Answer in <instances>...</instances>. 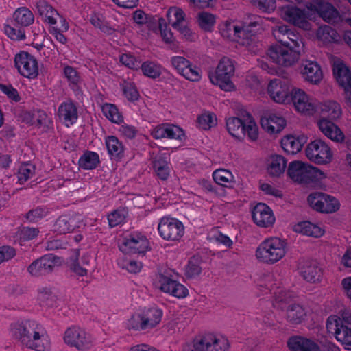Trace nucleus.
I'll list each match as a JSON object with an SVG mask.
<instances>
[{
  "mask_svg": "<svg viewBox=\"0 0 351 351\" xmlns=\"http://www.w3.org/2000/svg\"><path fill=\"white\" fill-rule=\"evenodd\" d=\"M16 24L23 28L32 24L34 21L33 13L26 7L17 8L13 14Z\"/></svg>",
  "mask_w": 351,
  "mask_h": 351,
  "instance_id": "41",
  "label": "nucleus"
},
{
  "mask_svg": "<svg viewBox=\"0 0 351 351\" xmlns=\"http://www.w3.org/2000/svg\"><path fill=\"white\" fill-rule=\"evenodd\" d=\"M34 173V166L29 164L22 165L18 171L17 178L19 182L22 184L29 179Z\"/></svg>",
  "mask_w": 351,
  "mask_h": 351,
  "instance_id": "56",
  "label": "nucleus"
},
{
  "mask_svg": "<svg viewBox=\"0 0 351 351\" xmlns=\"http://www.w3.org/2000/svg\"><path fill=\"white\" fill-rule=\"evenodd\" d=\"M202 268L199 261L196 257L191 258L184 267V274L187 278H193L200 274Z\"/></svg>",
  "mask_w": 351,
  "mask_h": 351,
  "instance_id": "53",
  "label": "nucleus"
},
{
  "mask_svg": "<svg viewBox=\"0 0 351 351\" xmlns=\"http://www.w3.org/2000/svg\"><path fill=\"white\" fill-rule=\"evenodd\" d=\"M118 265L127 270L131 274H136L141 269V263L134 260H130L125 258H120L117 260Z\"/></svg>",
  "mask_w": 351,
  "mask_h": 351,
  "instance_id": "54",
  "label": "nucleus"
},
{
  "mask_svg": "<svg viewBox=\"0 0 351 351\" xmlns=\"http://www.w3.org/2000/svg\"><path fill=\"white\" fill-rule=\"evenodd\" d=\"M307 202L314 210L325 214L336 213L341 207L336 197L321 192L311 193L307 197Z\"/></svg>",
  "mask_w": 351,
  "mask_h": 351,
  "instance_id": "13",
  "label": "nucleus"
},
{
  "mask_svg": "<svg viewBox=\"0 0 351 351\" xmlns=\"http://www.w3.org/2000/svg\"><path fill=\"white\" fill-rule=\"evenodd\" d=\"M307 158L319 165H327L334 158V152L329 144L321 139L311 141L305 149Z\"/></svg>",
  "mask_w": 351,
  "mask_h": 351,
  "instance_id": "11",
  "label": "nucleus"
},
{
  "mask_svg": "<svg viewBox=\"0 0 351 351\" xmlns=\"http://www.w3.org/2000/svg\"><path fill=\"white\" fill-rule=\"evenodd\" d=\"M171 64L174 70L186 80L191 82L201 80L202 77V69L184 56H174L171 57Z\"/></svg>",
  "mask_w": 351,
  "mask_h": 351,
  "instance_id": "17",
  "label": "nucleus"
},
{
  "mask_svg": "<svg viewBox=\"0 0 351 351\" xmlns=\"http://www.w3.org/2000/svg\"><path fill=\"white\" fill-rule=\"evenodd\" d=\"M333 74L338 84L343 89L346 105L351 108V72L339 58L332 60Z\"/></svg>",
  "mask_w": 351,
  "mask_h": 351,
  "instance_id": "16",
  "label": "nucleus"
},
{
  "mask_svg": "<svg viewBox=\"0 0 351 351\" xmlns=\"http://www.w3.org/2000/svg\"><path fill=\"white\" fill-rule=\"evenodd\" d=\"M303 278L311 283L319 282L322 276V270L316 263H306L300 269Z\"/></svg>",
  "mask_w": 351,
  "mask_h": 351,
  "instance_id": "38",
  "label": "nucleus"
},
{
  "mask_svg": "<svg viewBox=\"0 0 351 351\" xmlns=\"http://www.w3.org/2000/svg\"><path fill=\"white\" fill-rule=\"evenodd\" d=\"M267 173L272 178H280L284 176L287 169V159L279 154L268 155L264 162Z\"/></svg>",
  "mask_w": 351,
  "mask_h": 351,
  "instance_id": "24",
  "label": "nucleus"
},
{
  "mask_svg": "<svg viewBox=\"0 0 351 351\" xmlns=\"http://www.w3.org/2000/svg\"><path fill=\"white\" fill-rule=\"evenodd\" d=\"M280 16L287 21L304 30L311 29L312 12L310 9H300L294 5H285L279 9Z\"/></svg>",
  "mask_w": 351,
  "mask_h": 351,
  "instance_id": "10",
  "label": "nucleus"
},
{
  "mask_svg": "<svg viewBox=\"0 0 351 351\" xmlns=\"http://www.w3.org/2000/svg\"><path fill=\"white\" fill-rule=\"evenodd\" d=\"M293 86L285 80L274 78L268 81L266 86V93L274 103L280 105H288Z\"/></svg>",
  "mask_w": 351,
  "mask_h": 351,
  "instance_id": "12",
  "label": "nucleus"
},
{
  "mask_svg": "<svg viewBox=\"0 0 351 351\" xmlns=\"http://www.w3.org/2000/svg\"><path fill=\"white\" fill-rule=\"evenodd\" d=\"M64 339L67 345L75 347L81 351L90 349L93 345L90 335L77 326L69 328L65 331Z\"/></svg>",
  "mask_w": 351,
  "mask_h": 351,
  "instance_id": "18",
  "label": "nucleus"
},
{
  "mask_svg": "<svg viewBox=\"0 0 351 351\" xmlns=\"http://www.w3.org/2000/svg\"><path fill=\"white\" fill-rule=\"evenodd\" d=\"M293 230L297 233L313 238H320L326 232L324 226L309 221L297 223L293 226Z\"/></svg>",
  "mask_w": 351,
  "mask_h": 351,
  "instance_id": "32",
  "label": "nucleus"
},
{
  "mask_svg": "<svg viewBox=\"0 0 351 351\" xmlns=\"http://www.w3.org/2000/svg\"><path fill=\"white\" fill-rule=\"evenodd\" d=\"M159 235L165 241H177L182 239L184 234V226L176 218L164 217L158 224Z\"/></svg>",
  "mask_w": 351,
  "mask_h": 351,
  "instance_id": "15",
  "label": "nucleus"
},
{
  "mask_svg": "<svg viewBox=\"0 0 351 351\" xmlns=\"http://www.w3.org/2000/svg\"><path fill=\"white\" fill-rule=\"evenodd\" d=\"M258 23L243 21H226L220 25V32L223 37L246 46L252 50L254 43V27Z\"/></svg>",
  "mask_w": 351,
  "mask_h": 351,
  "instance_id": "4",
  "label": "nucleus"
},
{
  "mask_svg": "<svg viewBox=\"0 0 351 351\" xmlns=\"http://www.w3.org/2000/svg\"><path fill=\"white\" fill-rule=\"evenodd\" d=\"M259 189L266 195L275 198H282L283 197L282 191L271 184L267 182L261 183Z\"/></svg>",
  "mask_w": 351,
  "mask_h": 351,
  "instance_id": "59",
  "label": "nucleus"
},
{
  "mask_svg": "<svg viewBox=\"0 0 351 351\" xmlns=\"http://www.w3.org/2000/svg\"><path fill=\"white\" fill-rule=\"evenodd\" d=\"M308 311L303 306L292 304L287 306V319L293 324H300L307 319Z\"/></svg>",
  "mask_w": 351,
  "mask_h": 351,
  "instance_id": "35",
  "label": "nucleus"
},
{
  "mask_svg": "<svg viewBox=\"0 0 351 351\" xmlns=\"http://www.w3.org/2000/svg\"><path fill=\"white\" fill-rule=\"evenodd\" d=\"M319 109L327 119L337 121L341 119L343 110L341 105L335 100H326L318 104Z\"/></svg>",
  "mask_w": 351,
  "mask_h": 351,
  "instance_id": "34",
  "label": "nucleus"
},
{
  "mask_svg": "<svg viewBox=\"0 0 351 351\" xmlns=\"http://www.w3.org/2000/svg\"><path fill=\"white\" fill-rule=\"evenodd\" d=\"M16 255V251L14 247L9 245L0 247V264L5 261H8Z\"/></svg>",
  "mask_w": 351,
  "mask_h": 351,
  "instance_id": "64",
  "label": "nucleus"
},
{
  "mask_svg": "<svg viewBox=\"0 0 351 351\" xmlns=\"http://www.w3.org/2000/svg\"><path fill=\"white\" fill-rule=\"evenodd\" d=\"M158 25L161 37L163 41L168 45V48L178 53L180 51V46L178 41L176 40L171 30L165 24L162 19L158 20Z\"/></svg>",
  "mask_w": 351,
  "mask_h": 351,
  "instance_id": "39",
  "label": "nucleus"
},
{
  "mask_svg": "<svg viewBox=\"0 0 351 351\" xmlns=\"http://www.w3.org/2000/svg\"><path fill=\"white\" fill-rule=\"evenodd\" d=\"M289 41L271 46L267 51V56L276 64L281 66H291L295 64L303 51L304 43L297 34H290Z\"/></svg>",
  "mask_w": 351,
  "mask_h": 351,
  "instance_id": "2",
  "label": "nucleus"
},
{
  "mask_svg": "<svg viewBox=\"0 0 351 351\" xmlns=\"http://www.w3.org/2000/svg\"><path fill=\"white\" fill-rule=\"evenodd\" d=\"M230 342L228 338L221 334L209 332L199 339L188 343L183 351H229Z\"/></svg>",
  "mask_w": 351,
  "mask_h": 351,
  "instance_id": "7",
  "label": "nucleus"
},
{
  "mask_svg": "<svg viewBox=\"0 0 351 351\" xmlns=\"http://www.w3.org/2000/svg\"><path fill=\"white\" fill-rule=\"evenodd\" d=\"M250 2L261 11L269 14L276 8V0H250Z\"/></svg>",
  "mask_w": 351,
  "mask_h": 351,
  "instance_id": "58",
  "label": "nucleus"
},
{
  "mask_svg": "<svg viewBox=\"0 0 351 351\" xmlns=\"http://www.w3.org/2000/svg\"><path fill=\"white\" fill-rule=\"evenodd\" d=\"M260 124L265 132L269 135L275 136L285 128L287 120L280 113L270 112L261 117Z\"/></svg>",
  "mask_w": 351,
  "mask_h": 351,
  "instance_id": "22",
  "label": "nucleus"
},
{
  "mask_svg": "<svg viewBox=\"0 0 351 351\" xmlns=\"http://www.w3.org/2000/svg\"><path fill=\"white\" fill-rule=\"evenodd\" d=\"M234 70L233 61L228 58L223 57L220 60L215 70L210 73V81L213 84L218 86L223 90L232 91L235 89V86L232 82Z\"/></svg>",
  "mask_w": 351,
  "mask_h": 351,
  "instance_id": "8",
  "label": "nucleus"
},
{
  "mask_svg": "<svg viewBox=\"0 0 351 351\" xmlns=\"http://www.w3.org/2000/svg\"><path fill=\"white\" fill-rule=\"evenodd\" d=\"M79 216L75 215H62L55 221L53 226L54 232L58 234H66L74 231L80 226Z\"/></svg>",
  "mask_w": 351,
  "mask_h": 351,
  "instance_id": "29",
  "label": "nucleus"
},
{
  "mask_svg": "<svg viewBox=\"0 0 351 351\" xmlns=\"http://www.w3.org/2000/svg\"><path fill=\"white\" fill-rule=\"evenodd\" d=\"M58 261V256L52 254H46L33 261L27 267V271L34 277L47 276L53 271Z\"/></svg>",
  "mask_w": 351,
  "mask_h": 351,
  "instance_id": "21",
  "label": "nucleus"
},
{
  "mask_svg": "<svg viewBox=\"0 0 351 351\" xmlns=\"http://www.w3.org/2000/svg\"><path fill=\"white\" fill-rule=\"evenodd\" d=\"M15 66L25 77L34 79L38 75V64L36 58L26 51H21L14 58Z\"/></svg>",
  "mask_w": 351,
  "mask_h": 351,
  "instance_id": "19",
  "label": "nucleus"
},
{
  "mask_svg": "<svg viewBox=\"0 0 351 351\" xmlns=\"http://www.w3.org/2000/svg\"><path fill=\"white\" fill-rule=\"evenodd\" d=\"M253 222L259 228H271L276 221L272 209L265 203L256 204L251 210Z\"/></svg>",
  "mask_w": 351,
  "mask_h": 351,
  "instance_id": "23",
  "label": "nucleus"
},
{
  "mask_svg": "<svg viewBox=\"0 0 351 351\" xmlns=\"http://www.w3.org/2000/svg\"><path fill=\"white\" fill-rule=\"evenodd\" d=\"M288 252L289 245L285 239L278 237H269L258 245L255 256L260 263L274 265L285 258Z\"/></svg>",
  "mask_w": 351,
  "mask_h": 351,
  "instance_id": "3",
  "label": "nucleus"
},
{
  "mask_svg": "<svg viewBox=\"0 0 351 351\" xmlns=\"http://www.w3.org/2000/svg\"><path fill=\"white\" fill-rule=\"evenodd\" d=\"M308 176V183L313 182L319 186L322 185L328 178L326 171L312 165H310Z\"/></svg>",
  "mask_w": 351,
  "mask_h": 351,
  "instance_id": "49",
  "label": "nucleus"
},
{
  "mask_svg": "<svg viewBox=\"0 0 351 351\" xmlns=\"http://www.w3.org/2000/svg\"><path fill=\"white\" fill-rule=\"evenodd\" d=\"M317 38L323 44H326L338 39V35L330 27L325 25L320 27L317 32Z\"/></svg>",
  "mask_w": 351,
  "mask_h": 351,
  "instance_id": "48",
  "label": "nucleus"
},
{
  "mask_svg": "<svg viewBox=\"0 0 351 351\" xmlns=\"http://www.w3.org/2000/svg\"><path fill=\"white\" fill-rule=\"evenodd\" d=\"M36 8L39 14L45 18V21H47L51 25L56 23V19L54 18V15L59 16V14L46 1H38L36 3Z\"/></svg>",
  "mask_w": 351,
  "mask_h": 351,
  "instance_id": "43",
  "label": "nucleus"
},
{
  "mask_svg": "<svg viewBox=\"0 0 351 351\" xmlns=\"http://www.w3.org/2000/svg\"><path fill=\"white\" fill-rule=\"evenodd\" d=\"M170 153L167 151L160 154L155 161V173L161 180H167L171 173Z\"/></svg>",
  "mask_w": 351,
  "mask_h": 351,
  "instance_id": "36",
  "label": "nucleus"
},
{
  "mask_svg": "<svg viewBox=\"0 0 351 351\" xmlns=\"http://www.w3.org/2000/svg\"><path fill=\"white\" fill-rule=\"evenodd\" d=\"M12 337L23 347L44 351L45 335L43 328L35 321L26 320L10 325Z\"/></svg>",
  "mask_w": 351,
  "mask_h": 351,
  "instance_id": "1",
  "label": "nucleus"
},
{
  "mask_svg": "<svg viewBox=\"0 0 351 351\" xmlns=\"http://www.w3.org/2000/svg\"><path fill=\"white\" fill-rule=\"evenodd\" d=\"M38 298L43 305L47 306H52L56 300V296L52 291L51 288L47 287H41L38 289Z\"/></svg>",
  "mask_w": 351,
  "mask_h": 351,
  "instance_id": "52",
  "label": "nucleus"
},
{
  "mask_svg": "<svg viewBox=\"0 0 351 351\" xmlns=\"http://www.w3.org/2000/svg\"><path fill=\"white\" fill-rule=\"evenodd\" d=\"M197 127L208 130L217 125L216 115L210 111H203L197 118Z\"/></svg>",
  "mask_w": 351,
  "mask_h": 351,
  "instance_id": "44",
  "label": "nucleus"
},
{
  "mask_svg": "<svg viewBox=\"0 0 351 351\" xmlns=\"http://www.w3.org/2000/svg\"><path fill=\"white\" fill-rule=\"evenodd\" d=\"M317 126L322 134L332 141L337 143L344 141V133L333 121L322 117L317 121Z\"/></svg>",
  "mask_w": 351,
  "mask_h": 351,
  "instance_id": "27",
  "label": "nucleus"
},
{
  "mask_svg": "<svg viewBox=\"0 0 351 351\" xmlns=\"http://www.w3.org/2000/svg\"><path fill=\"white\" fill-rule=\"evenodd\" d=\"M123 91L128 100L134 101L138 99L139 93L133 83L125 82L123 84Z\"/></svg>",
  "mask_w": 351,
  "mask_h": 351,
  "instance_id": "61",
  "label": "nucleus"
},
{
  "mask_svg": "<svg viewBox=\"0 0 351 351\" xmlns=\"http://www.w3.org/2000/svg\"><path fill=\"white\" fill-rule=\"evenodd\" d=\"M310 165L301 160H293L288 164L287 176L295 183L308 184Z\"/></svg>",
  "mask_w": 351,
  "mask_h": 351,
  "instance_id": "28",
  "label": "nucleus"
},
{
  "mask_svg": "<svg viewBox=\"0 0 351 351\" xmlns=\"http://www.w3.org/2000/svg\"><path fill=\"white\" fill-rule=\"evenodd\" d=\"M167 17L169 24L175 29L184 24L185 14L184 11L178 7L170 8L167 12Z\"/></svg>",
  "mask_w": 351,
  "mask_h": 351,
  "instance_id": "45",
  "label": "nucleus"
},
{
  "mask_svg": "<svg viewBox=\"0 0 351 351\" xmlns=\"http://www.w3.org/2000/svg\"><path fill=\"white\" fill-rule=\"evenodd\" d=\"M289 104H291L294 111L301 116L310 117L317 113L318 104L315 99L310 95L305 90L298 86H293Z\"/></svg>",
  "mask_w": 351,
  "mask_h": 351,
  "instance_id": "9",
  "label": "nucleus"
},
{
  "mask_svg": "<svg viewBox=\"0 0 351 351\" xmlns=\"http://www.w3.org/2000/svg\"><path fill=\"white\" fill-rule=\"evenodd\" d=\"M91 24L97 28H99L102 32L108 35H112L115 29L109 26L108 23L102 20L97 15L91 16L90 20Z\"/></svg>",
  "mask_w": 351,
  "mask_h": 351,
  "instance_id": "57",
  "label": "nucleus"
},
{
  "mask_svg": "<svg viewBox=\"0 0 351 351\" xmlns=\"http://www.w3.org/2000/svg\"><path fill=\"white\" fill-rule=\"evenodd\" d=\"M119 249L125 254H144L150 250L147 238L139 232H132L123 237L119 243Z\"/></svg>",
  "mask_w": 351,
  "mask_h": 351,
  "instance_id": "14",
  "label": "nucleus"
},
{
  "mask_svg": "<svg viewBox=\"0 0 351 351\" xmlns=\"http://www.w3.org/2000/svg\"><path fill=\"white\" fill-rule=\"evenodd\" d=\"M128 211L124 208H119L112 211L108 215V221L110 227L114 228L122 223H124Z\"/></svg>",
  "mask_w": 351,
  "mask_h": 351,
  "instance_id": "51",
  "label": "nucleus"
},
{
  "mask_svg": "<svg viewBox=\"0 0 351 351\" xmlns=\"http://www.w3.org/2000/svg\"><path fill=\"white\" fill-rule=\"evenodd\" d=\"M18 28L13 27L9 25H5L4 27L5 33L14 40H21L25 38V29L21 27Z\"/></svg>",
  "mask_w": 351,
  "mask_h": 351,
  "instance_id": "60",
  "label": "nucleus"
},
{
  "mask_svg": "<svg viewBox=\"0 0 351 351\" xmlns=\"http://www.w3.org/2000/svg\"><path fill=\"white\" fill-rule=\"evenodd\" d=\"M300 74L304 82L312 85H319L324 78L320 65L311 60H306L301 64Z\"/></svg>",
  "mask_w": 351,
  "mask_h": 351,
  "instance_id": "25",
  "label": "nucleus"
},
{
  "mask_svg": "<svg viewBox=\"0 0 351 351\" xmlns=\"http://www.w3.org/2000/svg\"><path fill=\"white\" fill-rule=\"evenodd\" d=\"M99 163V156L95 152L86 151L80 158L78 165L85 170L95 169Z\"/></svg>",
  "mask_w": 351,
  "mask_h": 351,
  "instance_id": "42",
  "label": "nucleus"
},
{
  "mask_svg": "<svg viewBox=\"0 0 351 351\" xmlns=\"http://www.w3.org/2000/svg\"><path fill=\"white\" fill-rule=\"evenodd\" d=\"M199 25L204 30L209 31L215 23V17L213 14L202 12L198 15Z\"/></svg>",
  "mask_w": 351,
  "mask_h": 351,
  "instance_id": "55",
  "label": "nucleus"
},
{
  "mask_svg": "<svg viewBox=\"0 0 351 351\" xmlns=\"http://www.w3.org/2000/svg\"><path fill=\"white\" fill-rule=\"evenodd\" d=\"M317 10L323 19L328 22L333 21L339 16L337 10L332 5L328 3H319Z\"/></svg>",
  "mask_w": 351,
  "mask_h": 351,
  "instance_id": "46",
  "label": "nucleus"
},
{
  "mask_svg": "<svg viewBox=\"0 0 351 351\" xmlns=\"http://www.w3.org/2000/svg\"><path fill=\"white\" fill-rule=\"evenodd\" d=\"M213 178L216 184L226 188H232L235 184V178L232 173L225 169L214 171Z\"/></svg>",
  "mask_w": 351,
  "mask_h": 351,
  "instance_id": "40",
  "label": "nucleus"
},
{
  "mask_svg": "<svg viewBox=\"0 0 351 351\" xmlns=\"http://www.w3.org/2000/svg\"><path fill=\"white\" fill-rule=\"evenodd\" d=\"M47 214V210L43 207H36L34 209L29 210L25 217L29 222H36L43 219Z\"/></svg>",
  "mask_w": 351,
  "mask_h": 351,
  "instance_id": "63",
  "label": "nucleus"
},
{
  "mask_svg": "<svg viewBox=\"0 0 351 351\" xmlns=\"http://www.w3.org/2000/svg\"><path fill=\"white\" fill-rule=\"evenodd\" d=\"M119 61L130 69L138 70L140 68V62L131 53H123L119 56Z\"/></svg>",
  "mask_w": 351,
  "mask_h": 351,
  "instance_id": "62",
  "label": "nucleus"
},
{
  "mask_svg": "<svg viewBox=\"0 0 351 351\" xmlns=\"http://www.w3.org/2000/svg\"><path fill=\"white\" fill-rule=\"evenodd\" d=\"M102 112L106 117L115 123H121L123 120L117 106L112 104H106L102 106Z\"/></svg>",
  "mask_w": 351,
  "mask_h": 351,
  "instance_id": "50",
  "label": "nucleus"
},
{
  "mask_svg": "<svg viewBox=\"0 0 351 351\" xmlns=\"http://www.w3.org/2000/svg\"><path fill=\"white\" fill-rule=\"evenodd\" d=\"M58 117L67 126L72 125L78 117L76 106L71 101L61 104L58 108Z\"/></svg>",
  "mask_w": 351,
  "mask_h": 351,
  "instance_id": "37",
  "label": "nucleus"
},
{
  "mask_svg": "<svg viewBox=\"0 0 351 351\" xmlns=\"http://www.w3.org/2000/svg\"><path fill=\"white\" fill-rule=\"evenodd\" d=\"M307 139L305 135L288 134L281 138L280 145L287 154L295 155L302 150L304 145L307 142Z\"/></svg>",
  "mask_w": 351,
  "mask_h": 351,
  "instance_id": "30",
  "label": "nucleus"
},
{
  "mask_svg": "<svg viewBox=\"0 0 351 351\" xmlns=\"http://www.w3.org/2000/svg\"><path fill=\"white\" fill-rule=\"evenodd\" d=\"M184 136L182 129L175 125L164 123L155 128V138H169L182 140Z\"/></svg>",
  "mask_w": 351,
  "mask_h": 351,
  "instance_id": "33",
  "label": "nucleus"
},
{
  "mask_svg": "<svg viewBox=\"0 0 351 351\" xmlns=\"http://www.w3.org/2000/svg\"><path fill=\"white\" fill-rule=\"evenodd\" d=\"M152 311L151 308L144 310L141 313L133 314L128 320L127 327L136 331L146 330L149 326H152L151 323Z\"/></svg>",
  "mask_w": 351,
  "mask_h": 351,
  "instance_id": "31",
  "label": "nucleus"
},
{
  "mask_svg": "<svg viewBox=\"0 0 351 351\" xmlns=\"http://www.w3.org/2000/svg\"><path fill=\"white\" fill-rule=\"evenodd\" d=\"M226 128L228 133L239 141L247 138L250 142H256L259 138L260 131L258 124L251 116L244 119L235 117H229L226 119Z\"/></svg>",
  "mask_w": 351,
  "mask_h": 351,
  "instance_id": "6",
  "label": "nucleus"
},
{
  "mask_svg": "<svg viewBox=\"0 0 351 351\" xmlns=\"http://www.w3.org/2000/svg\"><path fill=\"white\" fill-rule=\"evenodd\" d=\"M345 324H351V310L341 306L337 314L328 317L326 328L345 349L351 350V328Z\"/></svg>",
  "mask_w": 351,
  "mask_h": 351,
  "instance_id": "5",
  "label": "nucleus"
},
{
  "mask_svg": "<svg viewBox=\"0 0 351 351\" xmlns=\"http://www.w3.org/2000/svg\"><path fill=\"white\" fill-rule=\"evenodd\" d=\"M157 287L162 292L182 299L189 295L188 289L176 280L170 278L169 274L159 272L156 276Z\"/></svg>",
  "mask_w": 351,
  "mask_h": 351,
  "instance_id": "20",
  "label": "nucleus"
},
{
  "mask_svg": "<svg viewBox=\"0 0 351 351\" xmlns=\"http://www.w3.org/2000/svg\"><path fill=\"white\" fill-rule=\"evenodd\" d=\"M287 346L289 351H322L317 341L302 335L289 337Z\"/></svg>",
  "mask_w": 351,
  "mask_h": 351,
  "instance_id": "26",
  "label": "nucleus"
},
{
  "mask_svg": "<svg viewBox=\"0 0 351 351\" xmlns=\"http://www.w3.org/2000/svg\"><path fill=\"white\" fill-rule=\"evenodd\" d=\"M106 145L108 154L111 156L119 158L123 152V147L121 142L114 136H108L106 139Z\"/></svg>",
  "mask_w": 351,
  "mask_h": 351,
  "instance_id": "47",
  "label": "nucleus"
}]
</instances>
